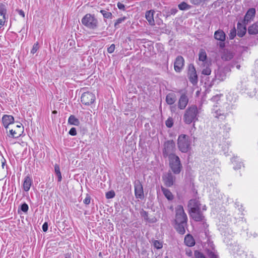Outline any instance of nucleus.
Wrapping results in <instances>:
<instances>
[{
    "label": "nucleus",
    "instance_id": "f257e3e1",
    "mask_svg": "<svg viewBox=\"0 0 258 258\" xmlns=\"http://www.w3.org/2000/svg\"><path fill=\"white\" fill-rule=\"evenodd\" d=\"M223 97L222 94L214 96L211 101L214 103L211 109L212 116L220 121L225 119L230 112L231 107L227 102H223L221 98Z\"/></svg>",
    "mask_w": 258,
    "mask_h": 258
},
{
    "label": "nucleus",
    "instance_id": "f03ea898",
    "mask_svg": "<svg viewBox=\"0 0 258 258\" xmlns=\"http://www.w3.org/2000/svg\"><path fill=\"white\" fill-rule=\"evenodd\" d=\"M234 211L227 214L224 218V222L228 223L238 224V225H241L243 227H246V222L243 220V209L242 206L238 202L234 204Z\"/></svg>",
    "mask_w": 258,
    "mask_h": 258
},
{
    "label": "nucleus",
    "instance_id": "7ed1b4c3",
    "mask_svg": "<svg viewBox=\"0 0 258 258\" xmlns=\"http://www.w3.org/2000/svg\"><path fill=\"white\" fill-rule=\"evenodd\" d=\"M199 114V112L196 105L189 106L183 115L184 122L187 124L195 122L198 119Z\"/></svg>",
    "mask_w": 258,
    "mask_h": 258
},
{
    "label": "nucleus",
    "instance_id": "20e7f679",
    "mask_svg": "<svg viewBox=\"0 0 258 258\" xmlns=\"http://www.w3.org/2000/svg\"><path fill=\"white\" fill-rule=\"evenodd\" d=\"M192 138L186 135L181 134L178 136L177 145L179 150L182 153H187L191 149Z\"/></svg>",
    "mask_w": 258,
    "mask_h": 258
},
{
    "label": "nucleus",
    "instance_id": "39448f33",
    "mask_svg": "<svg viewBox=\"0 0 258 258\" xmlns=\"http://www.w3.org/2000/svg\"><path fill=\"white\" fill-rule=\"evenodd\" d=\"M82 24L88 29L95 30L97 28L98 21L93 15L91 14H86L82 19Z\"/></svg>",
    "mask_w": 258,
    "mask_h": 258
},
{
    "label": "nucleus",
    "instance_id": "423d86ee",
    "mask_svg": "<svg viewBox=\"0 0 258 258\" xmlns=\"http://www.w3.org/2000/svg\"><path fill=\"white\" fill-rule=\"evenodd\" d=\"M169 166L171 171L174 174H178L180 173L182 168L179 157L177 155H171L168 158Z\"/></svg>",
    "mask_w": 258,
    "mask_h": 258
},
{
    "label": "nucleus",
    "instance_id": "0eeeda50",
    "mask_svg": "<svg viewBox=\"0 0 258 258\" xmlns=\"http://www.w3.org/2000/svg\"><path fill=\"white\" fill-rule=\"evenodd\" d=\"M175 143L173 140H168L165 142L163 150V156L164 158H169L171 155H176Z\"/></svg>",
    "mask_w": 258,
    "mask_h": 258
},
{
    "label": "nucleus",
    "instance_id": "6e6552de",
    "mask_svg": "<svg viewBox=\"0 0 258 258\" xmlns=\"http://www.w3.org/2000/svg\"><path fill=\"white\" fill-rule=\"evenodd\" d=\"M221 234L223 236V241L227 245H232L233 238L234 235V232L229 227L220 228Z\"/></svg>",
    "mask_w": 258,
    "mask_h": 258
},
{
    "label": "nucleus",
    "instance_id": "1a4fd4ad",
    "mask_svg": "<svg viewBox=\"0 0 258 258\" xmlns=\"http://www.w3.org/2000/svg\"><path fill=\"white\" fill-rule=\"evenodd\" d=\"M187 217L184 212L183 206L177 205L175 207V223L187 222Z\"/></svg>",
    "mask_w": 258,
    "mask_h": 258
},
{
    "label": "nucleus",
    "instance_id": "9d476101",
    "mask_svg": "<svg viewBox=\"0 0 258 258\" xmlns=\"http://www.w3.org/2000/svg\"><path fill=\"white\" fill-rule=\"evenodd\" d=\"M96 100L95 95L90 92H84L81 96V102L85 105H90L93 103Z\"/></svg>",
    "mask_w": 258,
    "mask_h": 258
},
{
    "label": "nucleus",
    "instance_id": "9b49d317",
    "mask_svg": "<svg viewBox=\"0 0 258 258\" xmlns=\"http://www.w3.org/2000/svg\"><path fill=\"white\" fill-rule=\"evenodd\" d=\"M229 72H230L229 67H219L215 71V78L219 81H224L226 79L227 74Z\"/></svg>",
    "mask_w": 258,
    "mask_h": 258
},
{
    "label": "nucleus",
    "instance_id": "f8f14e48",
    "mask_svg": "<svg viewBox=\"0 0 258 258\" xmlns=\"http://www.w3.org/2000/svg\"><path fill=\"white\" fill-rule=\"evenodd\" d=\"M162 178L165 185L167 187L172 186L176 179L175 176L170 172L164 174Z\"/></svg>",
    "mask_w": 258,
    "mask_h": 258
},
{
    "label": "nucleus",
    "instance_id": "ddd939ff",
    "mask_svg": "<svg viewBox=\"0 0 258 258\" xmlns=\"http://www.w3.org/2000/svg\"><path fill=\"white\" fill-rule=\"evenodd\" d=\"M249 82L247 77L246 76H243L237 82L236 89L241 93H242L243 91H247L246 84Z\"/></svg>",
    "mask_w": 258,
    "mask_h": 258
},
{
    "label": "nucleus",
    "instance_id": "4468645a",
    "mask_svg": "<svg viewBox=\"0 0 258 258\" xmlns=\"http://www.w3.org/2000/svg\"><path fill=\"white\" fill-rule=\"evenodd\" d=\"M189 215L196 222H203L205 220V216L201 211V209L189 212Z\"/></svg>",
    "mask_w": 258,
    "mask_h": 258
},
{
    "label": "nucleus",
    "instance_id": "2eb2a0df",
    "mask_svg": "<svg viewBox=\"0 0 258 258\" xmlns=\"http://www.w3.org/2000/svg\"><path fill=\"white\" fill-rule=\"evenodd\" d=\"M135 195L138 199H143L144 197L143 185L139 181L135 183Z\"/></svg>",
    "mask_w": 258,
    "mask_h": 258
},
{
    "label": "nucleus",
    "instance_id": "dca6fc26",
    "mask_svg": "<svg viewBox=\"0 0 258 258\" xmlns=\"http://www.w3.org/2000/svg\"><path fill=\"white\" fill-rule=\"evenodd\" d=\"M247 91H243L242 93H245L249 97H253L256 94L255 83L252 81H249L246 84Z\"/></svg>",
    "mask_w": 258,
    "mask_h": 258
},
{
    "label": "nucleus",
    "instance_id": "f3484780",
    "mask_svg": "<svg viewBox=\"0 0 258 258\" xmlns=\"http://www.w3.org/2000/svg\"><path fill=\"white\" fill-rule=\"evenodd\" d=\"M184 63L183 57L181 55L176 57L174 63V68L175 72L179 73L183 69Z\"/></svg>",
    "mask_w": 258,
    "mask_h": 258
},
{
    "label": "nucleus",
    "instance_id": "a211bd4d",
    "mask_svg": "<svg viewBox=\"0 0 258 258\" xmlns=\"http://www.w3.org/2000/svg\"><path fill=\"white\" fill-rule=\"evenodd\" d=\"M243 59L241 56H238L237 57H234L229 64L226 66V67L230 68V72L231 69L236 68L237 70H240L241 68V63Z\"/></svg>",
    "mask_w": 258,
    "mask_h": 258
},
{
    "label": "nucleus",
    "instance_id": "6ab92c4d",
    "mask_svg": "<svg viewBox=\"0 0 258 258\" xmlns=\"http://www.w3.org/2000/svg\"><path fill=\"white\" fill-rule=\"evenodd\" d=\"M255 14V10L254 8L249 9L244 16L242 21L243 23L248 24L254 18Z\"/></svg>",
    "mask_w": 258,
    "mask_h": 258
},
{
    "label": "nucleus",
    "instance_id": "aec40b11",
    "mask_svg": "<svg viewBox=\"0 0 258 258\" xmlns=\"http://www.w3.org/2000/svg\"><path fill=\"white\" fill-rule=\"evenodd\" d=\"M2 121L4 127L7 130L9 126L14 123V118L11 115L5 114L2 117Z\"/></svg>",
    "mask_w": 258,
    "mask_h": 258
},
{
    "label": "nucleus",
    "instance_id": "412c9836",
    "mask_svg": "<svg viewBox=\"0 0 258 258\" xmlns=\"http://www.w3.org/2000/svg\"><path fill=\"white\" fill-rule=\"evenodd\" d=\"M188 77L189 81L193 85H196L197 84L198 78L196 69L194 66H192L191 68H189L188 73Z\"/></svg>",
    "mask_w": 258,
    "mask_h": 258
},
{
    "label": "nucleus",
    "instance_id": "4be33fe9",
    "mask_svg": "<svg viewBox=\"0 0 258 258\" xmlns=\"http://www.w3.org/2000/svg\"><path fill=\"white\" fill-rule=\"evenodd\" d=\"M188 207L189 209V212H190L201 209V204L198 200L191 199L188 202Z\"/></svg>",
    "mask_w": 258,
    "mask_h": 258
},
{
    "label": "nucleus",
    "instance_id": "5701e85b",
    "mask_svg": "<svg viewBox=\"0 0 258 258\" xmlns=\"http://www.w3.org/2000/svg\"><path fill=\"white\" fill-rule=\"evenodd\" d=\"M237 226L238 225L237 224ZM240 227H241V233H240L243 237L246 238H250L251 237L255 238L257 236V234L255 232H249L248 231L247 226L246 227L244 226L243 227L241 225H239Z\"/></svg>",
    "mask_w": 258,
    "mask_h": 258
},
{
    "label": "nucleus",
    "instance_id": "b1692460",
    "mask_svg": "<svg viewBox=\"0 0 258 258\" xmlns=\"http://www.w3.org/2000/svg\"><path fill=\"white\" fill-rule=\"evenodd\" d=\"M188 102V98L185 94L180 96L178 102V107L180 109H184Z\"/></svg>",
    "mask_w": 258,
    "mask_h": 258
},
{
    "label": "nucleus",
    "instance_id": "393cba45",
    "mask_svg": "<svg viewBox=\"0 0 258 258\" xmlns=\"http://www.w3.org/2000/svg\"><path fill=\"white\" fill-rule=\"evenodd\" d=\"M243 23V22H238L237 25V35L240 37H242L246 33V25Z\"/></svg>",
    "mask_w": 258,
    "mask_h": 258
},
{
    "label": "nucleus",
    "instance_id": "a878e982",
    "mask_svg": "<svg viewBox=\"0 0 258 258\" xmlns=\"http://www.w3.org/2000/svg\"><path fill=\"white\" fill-rule=\"evenodd\" d=\"M231 161L233 164V169L234 170L239 169L243 166L241 159L237 156H234Z\"/></svg>",
    "mask_w": 258,
    "mask_h": 258
},
{
    "label": "nucleus",
    "instance_id": "bb28decb",
    "mask_svg": "<svg viewBox=\"0 0 258 258\" xmlns=\"http://www.w3.org/2000/svg\"><path fill=\"white\" fill-rule=\"evenodd\" d=\"M186 226L187 222L175 223L174 228L179 234L183 235L185 233Z\"/></svg>",
    "mask_w": 258,
    "mask_h": 258
},
{
    "label": "nucleus",
    "instance_id": "cd10ccee",
    "mask_svg": "<svg viewBox=\"0 0 258 258\" xmlns=\"http://www.w3.org/2000/svg\"><path fill=\"white\" fill-rule=\"evenodd\" d=\"M33 183V181L32 178L29 176L27 175L24 178L23 187V189L25 191H28L30 187Z\"/></svg>",
    "mask_w": 258,
    "mask_h": 258
},
{
    "label": "nucleus",
    "instance_id": "c85d7f7f",
    "mask_svg": "<svg viewBox=\"0 0 258 258\" xmlns=\"http://www.w3.org/2000/svg\"><path fill=\"white\" fill-rule=\"evenodd\" d=\"M226 37V34L222 30L218 29L214 33V38L219 41H225Z\"/></svg>",
    "mask_w": 258,
    "mask_h": 258
},
{
    "label": "nucleus",
    "instance_id": "c756f323",
    "mask_svg": "<svg viewBox=\"0 0 258 258\" xmlns=\"http://www.w3.org/2000/svg\"><path fill=\"white\" fill-rule=\"evenodd\" d=\"M154 12H155L154 10H151L147 11L145 14V17L147 20L148 21L149 23L151 25H153L155 24V21L154 19Z\"/></svg>",
    "mask_w": 258,
    "mask_h": 258
},
{
    "label": "nucleus",
    "instance_id": "7c9ffc66",
    "mask_svg": "<svg viewBox=\"0 0 258 258\" xmlns=\"http://www.w3.org/2000/svg\"><path fill=\"white\" fill-rule=\"evenodd\" d=\"M141 217L143 218L144 220L148 223H154L156 221L155 218L150 219L148 217V213L144 211L143 209L140 212Z\"/></svg>",
    "mask_w": 258,
    "mask_h": 258
},
{
    "label": "nucleus",
    "instance_id": "2f4dec72",
    "mask_svg": "<svg viewBox=\"0 0 258 258\" xmlns=\"http://www.w3.org/2000/svg\"><path fill=\"white\" fill-rule=\"evenodd\" d=\"M184 243L186 245L191 247L195 245V241L193 237L190 234H188L185 236Z\"/></svg>",
    "mask_w": 258,
    "mask_h": 258
},
{
    "label": "nucleus",
    "instance_id": "473e14b6",
    "mask_svg": "<svg viewBox=\"0 0 258 258\" xmlns=\"http://www.w3.org/2000/svg\"><path fill=\"white\" fill-rule=\"evenodd\" d=\"M176 100V95L174 93H170L166 95V102L169 105L173 104Z\"/></svg>",
    "mask_w": 258,
    "mask_h": 258
},
{
    "label": "nucleus",
    "instance_id": "72a5a7b5",
    "mask_svg": "<svg viewBox=\"0 0 258 258\" xmlns=\"http://www.w3.org/2000/svg\"><path fill=\"white\" fill-rule=\"evenodd\" d=\"M222 58L226 61L230 60L234 58V53L229 50L224 51L222 55Z\"/></svg>",
    "mask_w": 258,
    "mask_h": 258
},
{
    "label": "nucleus",
    "instance_id": "f704fd0d",
    "mask_svg": "<svg viewBox=\"0 0 258 258\" xmlns=\"http://www.w3.org/2000/svg\"><path fill=\"white\" fill-rule=\"evenodd\" d=\"M248 32L249 34H257L258 33V23H255L250 26L248 28Z\"/></svg>",
    "mask_w": 258,
    "mask_h": 258
},
{
    "label": "nucleus",
    "instance_id": "c9c22d12",
    "mask_svg": "<svg viewBox=\"0 0 258 258\" xmlns=\"http://www.w3.org/2000/svg\"><path fill=\"white\" fill-rule=\"evenodd\" d=\"M161 190L164 196L168 199V200L171 201L173 199V196L169 189L161 187Z\"/></svg>",
    "mask_w": 258,
    "mask_h": 258
},
{
    "label": "nucleus",
    "instance_id": "e433bc0d",
    "mask_svg": "<svg viewBox=\"0 0 258 258\" xmlns=\"http://www.w3.org/2000/svg\"><path fill=\"white\" fill-rule=\"evenodd\" d=\"M68 123L71 125L79 126L80 122L79 120L75 115H71L68 118Z\"/></svg>",
    "mask_w": 258,
    "mask_h": 258
},
{
    "label": "nucleus",
    "instance_id": "4c0bfd02",
    "mask_svg": "<svg viewBox=\"0 0 258 258\" xmlns=\"http://www.w3.org/2000/svg\"><path fill=\"white\" fill-rule=\"evenodd\" d=\"M207 59V53L205 49H201L199 53V60L205 62Z\"/></svg>",
    "mask_w": 258,
    "mask_h": 258
},
{
    "label": "nucleus",
    "instance_id": "58836bf2",
    "mask_svg": "<svg viewBox=\"0 0 258 258\" xmlns=\"http://www.w3.org/2000/svg\"><path fill=\"white\" fill-rule=\"evenodd\" d=\"M54 172L57 177V181L60 182L62 180V176L60 171L59 166L55 164L54 165Z\"/></svg>",
    "mask_w": 258,
    "mask_h": 258
},
{
    "label": "nucleus",
    "instance_id": "ea45409f",
    "mask_svg": "<svg viewBox=\"0 0 258 258\" xmlns=\"http://www.w3.org/2000/svg\"><path fill=\"white\" fill-rule=\"evenodd\" d=\"M10 134L8 135L9 137L13 138H18L21 136V131L18 132L16 131L15 130H10Z\"/></svg>",
    "mask_w": 258,
    "mask_h": 258
},
{
    "label": "nucleus",
    "instance_id": "a19ab883",
    "mask_svg": "<svg viewBox=\"0 0 258 258\" xmlns=\"http://www.w3.org/2000/svg\"><path fill=\"white\" fill-rule=\"evenodd\" d=\"M178 7L180 10L184 11L189 9L191 6L186 4L185 2H183L178 5Z\"/></svg>",
    "mask_w": 258,
    "mask_h": 258
},
{
    "label": "nucleus",
    "instance_id": "79ce46f5",
    "mask_svg": "<svg viewBox=\"0 0 258 258\" xmlns=\"http://www.w3.org/2000/svg\"><path fill=\"white\" fill-rule=\"evenodd\" d=\"M8 18V17L6 16V14H0V29L4 26Z\"/></svg>",
    "mask_w": 258,
    "mask_h": 258
},
{
    "label": "nucleus",
    "instance_id": "37998d69",
    "mask_svg": "<svg viewBox=\"0 0 258 258\" xmlns=\"http://www.w3.org/2000/svg\"><path fill=\"white\" fill-rule=\"evenodd\" d=\"M152 243L154 247L157 249H161L163 247V243L160 240H154Z\"/></svg>",
    "mask_w": 258,
    "mask_h": 258
},
{
    "label": "nucleus",
    "instance_id": "c03bdc74",
    "mask_svg": "<svg viewBox=\"0 0 258 258\" xmlns=\"http://www.w3.org/2000/svg\"><path fill=\"white\" fill-rule=\"evenodd\" d=\"M101 14L103 15L104 18L106 19H111L112 18V13L109 12H107L105 10H101L100 12Z\"/></svg>",
    "mask_w": 258,
    "mask_h": 258
},
{
    "label": "nucleus",
    "instance_id": "a18cd8bd",
    "mask_svg": "<svg viewBox=\"0 0 258 258\" xmlns=\"http://www.w3.org/2000/svg\"><path fill=\"white\" fill-rule=\"evenodd\" d=\"M126 19V17H122L121 18H119L117 19L116 21V22L114 23V27L116 29H117L119 28V25L121 24V23L123 22Z\"/></svg>",
    "mask_w": 258,
    "mask_h": 258
},
{
    "label": "nucleus",
    "instance_id": "49530a36",
    "mask_svg": "<svg viewBox=\"0 0 258 258\" xmlns=\"http://www.w3.org/2000/svg\"><path fill=\"white\" fill-rule=\"evenodd\" d=\"M236 254L238 258H247L246 252L243 250L239 249L237 250Z\"/></svg>",
    "mask_w": 258,
    "mask_h": 258
},
{
    "label": "nucleus",
    "instance_id": "de8ad7c7",
    "mask_svg": "<svg viewBox=\"0 0 258 258\" xmlns=\"http://www.w3.org/2000/svg\"><path fill=\"white\" fill-rule=\"evenodd\" d=\"M19 209H20L24 213H27L29 210V206L27 203L24 202L20 205Z\"/></svg>",
    "mask_w": 258,
    "mask_h": 258
},
{
    "label": "nucleus",
    "instance_id": "09e8293b",
    "mask_svg": "<svg viewBox=\"0 0 258 258\" xmlns=\"http://www.w3.org/2000/svg\"><path fill=\"white\" fill-rule=\"evenodd\" d=\"M236 35V30L234 27L230 30L229 37L230 40L233 39Z\"/></svg>",
    "mask_w": 258,
    "mask_h": 258
},
{
    "label": "nucleus",
    "instance_id": "8fccbe9b",
    "mask_svg": "<svg viewBox=\"0 0 258 258\" xmlns=\"http://www.w3.org/2000/svg\"><path fill=\"white\" fill-rule=\"evenodd\" d=\"M115 196V192L113 190H110L106 193V199H110L113 198Z\"/></svg>",
    "mask_w": 258,
    "mask_h": 258
},
{
    "label": "nucleus",
    "instance_id": "3c124183",
    "mask_svg": "<svg viewBox=\"0 0 258 258\" xmlns=\"http://www.w3.org/2000/svg\"><path fill=\"white\" fill-rule=\"evenodd\" d=\"M208 1V0H189L191 4H193L194 5H197V6H199L202 3H204L205 2H206Z\"/></svg>",
    "mask_w": 258,
    "mask_h": 258
},
{
    "label": "nucleus",
    "instance_id": "603ef678",
    "mask_svg": "<svg viewBox=\"0 0 258 258\" xmlns=\"http://www.w3.org/2000/svg\"><path fill=\"white\" fill-rule=\"evenodd\" d=\"M165 124L168 127H171L173 125V120L172 118L169 117L165 121Z\"/></svg>",
    "mask_w": 258,
    "mask_h": 258
},
{
    "label": "nucleus",
    "instance_id": "864d4df0",
    "mask_svg": "<svg viewBox=\"0 0 258 258\" xmlns=\"http://www.w3.org/2000/svg\"><path fill=\"white\" fill-rule=\"evenodd\" d=\"M39 49V44H38V42H36V43H35L33 45V47H32V48L31 50V53L34 54V53H35Z\"/></svg>",
    "mask_w": 258,
    "mask_h": 258
},
{
    "label": "nucleus",
    "instance_id": "5fc2aeb1",
    "mask_svg": "<svg viewBox=\"0 0 258 258\" xmlns=\"http://www.w3.org/2000/svg\"><path fill=\"white\" fill-rule=\"evenodd\" d=\"M222 129L223 130L224 134L225 132V136H227V134L229 133V132L230 131L231 127L229 124H226L223 126Z\"/></svg>",
    "mask_w": 258,
    "mask_h": 258
},
{
    "label": "nucleus",
    "instance_id": "6e6d98bb",
    "mask_svg": "<svg viewBox=\"0 0 258 258\" xmlns=\"http://www.w3.org/2000/svg\"><path fill=\"white\" fill-rule=\"evenodd\" d=\"M211 73V70L209 67H206V68H204L203 69L202 71V74L204 75L209 76Z\"/></svg>",
    "mask_w": 258,
    "mask_h": 258
},
{
    "label": "nucleus",
    "instance_id": "4d7b16f0",
    "mask_svg": "<svg viewBox=\"0 0 258 258\" xmlns=\"http://www.w3.org/2000/svg\"><path fill=\"white\" fill-rule=\"evenodd\" d=\"M7 14V8L5 4L0 3V14Z\"/></svg>",
    "mask_w": 258,
    "mask_h": 258
},
{
    "label": "nucleus",
    "instance_id": "13d9d810",
    "mask_svg": "<svg viewBox=\"0 0 258 258\" xmlns=\"http://www.w3.org/2000/svg\"><path fill=\"white\" fill-rule=\"evenodd\" d=\"M227 146H225V147H222V151L223 152V154L226 156H228V148H229V146H230V142H229V141H228L227 142Z\"/></svg>",
    "mask_w": 258,
    "mask_h": 258
},
{
    "label": "nucleus",
    "instance_id": "bf43d9fd",
    "mask_svg": "<svg viewBox=\"0 0 258 258\" xmlns=\"http://www.w3.org/2000/svg\"><path fill=\"white\" fill-rule=\"evenodd\" d=\"M195 258H206L205 255L201 252L196 250L195 252Z\"/></svg>",
    "mask_w": 258,
    "mask_h": 258
},
{
    "label": "nucleus",
    "instance_id": "052dcab7",
    "mask_svg": "<svg viewBox=\"0 0 258 258\" xmlns=\"http://www.w3.org/2000/svg\"><path fill=\"white\" fill-rule=\"evenodd\" d=\"M208 255L209 258H218V255L212 251H208Z\"/></svg>",
    "mask_w": 258,
    "mask_h": 258
},
{
    "label": "nucleus",
    "instance_id": "680f3d73",
    "mask_svg": "<svg viewBox=\"0 0 258 258\" xmlns=\"http://www.w3.org/2000/svg\"><path fill=\"white\" fill-rule=\"evenodd\" d=\"M90 196L87 194L86 198L83 201V203L86 205H89L90 203Z\"/></svg>",
    "mask_w": 258,
    "mask_h": 258
},
{
    "label": "nucleus",
    "instance_id": "e2e57ef3",
    "mask_svg": "<svg viewBox=\"0 0 258 258\" xmlns=\"http://www.w3.org/2000/svg\"><path fill=\"white\" fill-rule=\"evenodd\" d=\"M69 134L72 136H75L77 135V131L75 127H72L69 131Z\"/></svg>",
    "mask_w": 258,
    "mask_h": 258
},
{
    "label": "nucleus",
    "instance_id": "0e129e2a",
    "mask_svg": "<svg viewBox=\"0 0 258 258\" xmlns=\"http://www.w3.org/2000/svg\"><path fill=\"white\" fill-rule=\"evenodd\" d=\"M115 49V45L114 44H112L109 47L107 48V51L109 53H112L114 52Z\"/></svg>",
    "mask_w": 258,
    "mask_h": 258
},
{
    "label": "nucleus",
    "instance_id": "69168bd1",
    "mask_svg": "<svg viewBox=\"0 0 258 258\" xmlns=\"http://www.w3.org/2000/svg\"><path fill=\"white\" fill-rule=\"evenodd\" d=\"M117 8L121 10L124 11L125 10V6L122 3H121L120 2H118L117 4Z\"/></svg>",
    "mask_w": 258,
    "mask_h": 258
},
{
    "label": "nucleus",
    "instance_id": "338daca9",
    "mask_svg": "<svg viewBox=\"0 0 258 258\" xmlns=\"http://www.w3.org/2000/svg\"><path fill=\"white\" fill-rule=\"evenodd\" d=\"M48 223L45 222L43 223L42 226V229L44 232H46L48 230Z\"/></svg>",
    "mask_w": 258,
    "mask_h": 258
},
{
    "label": "nucleus",
    "instance_id": "774afa93",
    "mask_svg": "<svg viewBox=\"0 0 258 258\" xmlns=\"http://www.w3.org/2000/svg\"><path fill=\"white\" fill-rule=\"evenodd\" d=\"M255 69H256V73H255V76L258 79V60H256L255 62Z\"/></svg>",
    "mask_w": 258,
    "mask_h": 258
}]
</instances>
